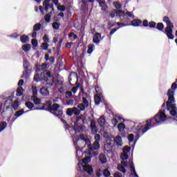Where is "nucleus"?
I'll list each match as a JSON object with an SVG mask.
<instances>
[{"mask_svg":"<svg viewBox=\"0 0 177 177\" xmlns=\"http://www.w3.org/2000/svg\"><path fill=\"white\" fill-rule=\"evenodd\" d=\"M167 120V115H165V110L161 109L158 113L151 120L155 121L156 124H162Z\"/></svg>","mask_w":177,"mask_h":177,"instance_id":"obj_9","label":"nucleus"},{"mask_svg":"<svg viewBox=\"0 0 177 177\" xmlns=\"http://www.w3.org/2000/svg\"><path fill=\"white\" fill-rule=\"evenodd\" d=\"M91 162V158L89 157H86L84 158L82 162H78V167L80 169L83 168V170L85 172H87V174H89V175H91V174H93V169H92L91 166L88 165Z\"/></svg>","mask_w":177,"mask_h":177,"instance_id":"obj_6","label":"nucleus"},{"mask_svg":"<svg viewBox=\"0 0 177 177\" xmlns=\"http://www.w3.org/2000/svg\"><path fill=\"white\" fill-rule=\"evenodd\" d=\"M113 176L114 177H122V174H121V173H115Z\"/></svg>","mask_w":177,"mask_h":177,"instance_id":"obj_57","label":"nucleus"},{"mask_svg":"<svg viewBox=\"0 0 177 177\" xmlns=\"http://www.w3.org/2000/svg\"><path fill=\"white\" fill-rule=\"evenodd\" d=\"M151 127V120H147L146 122L140 123L136 126V133H138V136L143 135L145 132H147Z\"/></svg>","mask_w":177,"mask_h":177,"instance_id":"obj_5","label":"nucleus"},{"mask_svg":"<svg viewBox=\"0 0 177 177\" xmlns=\"http://www.w3.org/2000/svg\"><path fill=\"white\" fill-rule=\"evenodd\" d=\"M66 97H71V96H73V92L72 91H66Z\"/></svg>","mask_w":177,"mask_h":177,"instance_id":"obj_52","label":"nucleus"},{"mask_svg":"<svg viewBox=\"0 0 177 177\" xmlns=\"http://www.w3.org/2000/svg\"><path fill=\"white\" fill-rule=\"evenodd\" d=\"M24 113V109L18 111L15 113V117H20V115H23Z\"/></svg>","mask_w":177,"mask_h":177,"instance_id":"obj_41","label":"nucleus"},{"mask_svg":"<svg viewBox=\"0 0 177 177\" xmlns=\"http://www.w3.org/2000/svg\"><path fill=\"white\" fill-rule=\"evenodd\" d=\"M129 151H131V147H125L123 149V153L120 155V158L122 160L121 164L118 166V169L120 172H123V174H125L127 172V170H125V168H128V167H130L131 168V175H134L135 177H139L138 174H136V171L135 170V167H133V163L131 162L129 164L127 162V159L129 158Z\"/></svg>","mask_w":177,"mask_h":177,"instance_id":"obj_2","label":"nucleus"},{"mask_svg":"<svg viewBox=\"0 0 177 177\" xmlns=\"http://www.w3.org/2000/svg\"><path fill=\"white\" fill-rule=\"evenodd\" d=\"M24 67L25 68V71H24V75L21 76V78H24V77H28V62H24Z\"/></svg>","mask_w":177,"mask_h":177,"instance_id":"obj_16","label":"nucleus"},{"mask_svg":"<svg viewBox=\"0 0 177 177\" xmlns=\"http://www.w3.org/2000/svg\"><path fill=\"white\" fill-rule=\"evenodd\" d=\"M95 142H94L93 147L92 145H91V141L89 140V138H88V136L85 134H81L77 141L75 142V140L73 139L74 145H78V143H84L87 145V147L88 149V151L87 152V154L88 156H91V157H95V156H97L98 153L95 152L93 153V150H97L99 147H100V145L99 144V142L100 140V135L95 134Z\"/></svg>","mask_w":177,"mask_h":177,"instance_id":"obj_1","label":"nucleus"},{"mask_svg":"<svg viewBox=\"0 0 177 177\" xmlns=\"http://www.w3.org/2000/svg\"><path fill=\"white\" fill-rule=\"evenodd\" d=\"M142 24H143L144 27H147V26H149V22L147 21V20H145V21L142 22Z\"/></svg>","mask_w":177,"mask_h":177,"instance_id":"obj_56","label":"nucleus"},{"mask_svg":"<svg viewBox=\"0 0 177 177\" xmlns=\"http://www.w3.org/2000/svg\"><path fill=\"white\" fill-rule=\"evenodd\" d=\"M76 154L79 158L82 157V151H81L80 150H78V149H76Z\"/></svg>","mask_w":177,"mask_h":177,"instance_id":"obj_45","label":"nucleus"},{"mask_svg":"<svg viewBox=\"0 0 177 177\" xmlns=\"http://www.w3.org/2000/svg\"><path fill=\"white\" fill-rule=\"evenodd\" d=\"M23 84H24V81L23 80H19V82H18V86H21Z\"/></svg>","mask_w":177,"mask_h":177,"instance_id":"obj_58","label":"nucleus"},{"mask_svg":"<svg viewBox=\"0 0 177 177\" xmlns=\"http://www.w3.org/2000/svg\"><path fill=\"white\" fill-rule=\"evenodd\" d=\"M115 31H117V29H113V30H112L111 31V32H110V35H113V34H114V32H115Z\"/></svg>","mask_w":177,"mask_h":177,"instance_id":"obj_63","label":"nucleus"},{"mask_svg":"<svg viewBox=\"0 0 177 177\" xmlns=\"http://www.w3.org/2000/svg\"><path fill=\"white\" fill-rule=\"evenodd\" d=\"M43 41L46 44H48V42H49V37L47 35H44V36L43 37Z\"/></svg>","mask_w":177,"mask_h":177,"instance_id":"obj_43","label":"nucleus"},{"mask_svg":"<svg viewBox=\"0 0 177 177\" xmlns=\"http://www.w3.org/2000/svg\"><path fill=\"white\" fill-rule=\"evenodd\" d=\"M120 121H124V118H121L119 115H115V118L112 119L111 122L113 127H117V124H118Z\"/></svg>","mask_w":177,"mask_h":177,"instance_id":"obj_15","label":"nucleus"},{"mask_svg":"<svg viewBox=\"0 0 177 177\" xmlns=\"http://www.w3.org/2000/svg\"><path fill=\"white\" fill-rule=\"evenodd\" d=\"M113 5H114L115 8H116V9H121V8H122L121 4L118 1L114 2Z\"/></svg>","mask_w":177,"mask_h":177,"instance_id":"obj_42","label":"nucleus"},{"mask_svg":"<svg viewBox=\"0 0 177 177\" xmlns=\"http://www.w3.org/2000/svg\"><path fill=\"white\" fill-rule=\"evenodd\" d=\"M78 88H80V86H75L71 89V92H73V95H75V93H77V91H78Z\"/></svg>","mask_w":177,"mask_h":177,"instance_id":"obj_49","label":"nucleus"},{"mask_svg":"<svg viewBox=\"0 0 177 177\" xmlns=\"http://www.w3.org/2000/svg\"><path fill=\"white\" fill-rule=\"evenodd\" d=\"M176 88H177V84H176V83H173L172 85H171V89H172L173 91H175V89H176Z\"/></svg>","mask_w":177,"mask_h":177,"instance_id":"obj_55","label":"nucleus"},{"mask_svg":"<svg viewBox=\"0 0 177 177\" xmlns=\"http://www.w3.org/2000/svg\"><path fill=\"white\" fill-rule=\"evenodd\" d=\"M39 30H41V24H36L33 26V30L34 31H39Z\"/></svg>","mask_w":177,"mask_h":177,"instance_id":"obj_34","label":"nucleus"},{"mask_svg":"<svg viewBox=\"0 0 177 177\" xmlns=\"http://www.w3.org/2000/svg\"><path fill=\"white\" fill-rule=\"evenodd\" d=\"M113 138V142L116 146L121 147L122 146V138L120 136H116Z\"/></svg>","mask_w":177,"mask_h":177,"instance_id":"obj_17","label":"nucleus"},{"mask_svg":"<svg viewBox=\"0 0 177 177\" xmlns=\"http://www.w3.org/2000/svg\"><path fill=\"white\" fill-rule=\"evenodd\" d=\"M118 128L120 132H122L125 129V124L124 123H120L118 125Z\"/></svg>","mask_w":177,"mask_h":177,"instance_id":"obj_28","label":"nucleus"},{"mask_svg":"<svg viewBox=\"0 0 177 177\" xmlns=\"http://www.w3.org/2000/svg\"><path fill=\"white\" fill-rule=\"evenodd\" d=\"M104 149H111V139L109 138L104 145Z\"/></svg>","mask_w":177,"mask_h":177,"instance_id":"obj_23","label":"nucleus"},{"mask_svg":"<svg viewBox=\"0 0 177 177\" xmlns=\"http://www.w3.org/2000/svg\"><path fill=\"white\" fill-rule=\"evenodd\" d=\"M97 2H98L100 6H101L102 10L106 12V10H107V6L106 5V3L104 1V0H97Z\"/></svg>","mask_w":177,"mask_h":177,"instance_id":"obj_18","label":"nucleus"},{"mask_svg":"<svg viewBox=\"0 0 177 177\" xmlns=\"http://www.w3.org/2000/svg\"><path fill=\"white\" fill-rule=\"evenodd\" d=\"M156 28L160 31H162V30H164V24L162 23H158L157 24Z\"/></svg>","mask_w":177,"mask_h":177,"instance_id":"obj_35","label":"nucleus"},{"mask_svg":"<svg viewBox=\"0 0 177 177\" xmlns=\"http://www.w3.org/2000/svg\"><path fill=\"white\" fill-rule=\"evenodd\" d=\"M21 41L24 44H26V42H28V37L26 35H22L21 37Z\"/></svg>","mask_w":177,"mask_h":177,"instance_id":"obj_32","label":"nucleus"},{"mask_svg":"<svg viewBox=\"0 0 177 177\" xmlns=\"http://www.w3.org/2000/svg\"><path fill=\"white\" fill-rule=\"evenodd\" d=\"M50 110L57 117H62L63 115V111L60 110V105L59 104H53Z\"/></svg>","mask_w":177,"mask_h":177,"instance_id":"obj_10","label":"nucleus"},{"mask_svg":"<svg viewBox=\"0 0 177 177\" xmlns=\"http://www.w3.org/2000/svg\"><path fill=\"white\" fill-rule=\"evenodd\" d=\"M33 80L36 82H39L41 80H43L47 85H53V76L50 75V72H44L41 75L36 74L35 75Z\"/></svg>","mask_w":177,"mask_h":177,"instance_id":"obj_4","label":"nucleus"},{"mask_svg":"<svg viewBox=\"0 0 177 177\" xmlns=\"http://www.w3.org/2000/svg\"><path fill=\"white\" fill-rule=\"evenodd\" d=\"M66 104L68 105V106H73V104H74V100H69L66 102Z\"/></svg>","mask_w":177,"mask_h":177,"instance_id":"obj_53","label":"nucleus"},{"mask_svg":"<svg viewBox=\"0 0 177 177\" xmlns=\"http://www.w3.org/2000/svg\"><path fill=\"white\" fill-rule=\"evenodd\" d=\"M100 161L102 162V164H106V162H107V158H106V155L101 154L100 156Z\"/></svg>","mask_w":177,"mask_h":177,"instance_id":"obj_24","label":"nucleus"},{"mask_svg":"<svg viewBox=\"0 0 177 177\" xmlns=\"http://www.w3.org/2000/svg\"><path fill=\"white\" fill-rule=\"evenodd\" d=\"M25 105L26 107H28V109H32L34 107V104H32L31 102H26Z\"/></svg>","mask_w":177,"mask_h":177,"instance_id":"obj_39","label":"nucleus"},{"mask_svg":"<svg viewBox=\"0 0 177 177\" xmlns=\"http://www.w3.org/2000/svg\"><path fill=\"white\" fill-rule=\"evenodd\" d=\"M149 26L151 28H154V27H156V22L151 21L149 22Z\"/></svg>","mask_w":177,"mask_h":177,"instance_id":"obj_51","label":"nucleus"},{"mask_svg":"<svg viewBox=\"0 0 177 177\" xmlns=\"http://www.w3.org/2000/svg\"><path fill=\"white\" fill-rule=\"evenodd\" d=\"M97 124L102 129H104V127H106V118H104V115L101 116L98 120H97Z\"/></svg>","mask_w":177,"mask_h":177,"instance_id":"obj_13","label":"nucleus"},{"mask_svg":"<svg viewBox=\"0 0 177 177\" xmlns=\"http://www.w3.org/2000/svg\"><path fill=\"white\" fill-rule=\"evenodd\" d=\"M127 16H129V17H133V13L130 12H127Z\"/></svg>","mask_w":177,"mask_h":177,"instance_id":"obj_60","label":"nucleus"},{"mask_svg":"<svg viewBox=\"0 0 177 177\" xmlns=\"http://www.w3.org/2000/svg\"><path fill=\"white\" fill-rule=\"evenodd\" d=\"M48 48H49V44H48V43L41 44V49L44 50H48Z\"/></svg>","mask_w":177,"mask_h":177,"instance_id":"obj_40","label":"nucleus"},{"mask_svg":"<svg viewBox=\"0 0 177 177\" xmlns=\"http://www.w3.org/2000/svg\"><path fill=\"white\" fill-rule=\"evenodd\" d=\"M53 3H54V5L57 6L58 3H59V0H53Z\"/></svg>","mask_w":177,"mask_h":177,"instance_id":"obj_62","label":"nucleus"},{"mask_svg":"<svg viewBox=\"0 0 177 177\" xmlns=\"http://www.w3.org/2000/svg\"><path fill=\"white\" fill-rule=\"evenodd\" d=\"M66 114L67 115H69V117H71V115H73V114H74V111H73V108H68L67 110H66Z\"/></svg>","mask_w":177,"mask_h":177,"instance_id":"obj_33","label":"nucleus"},{"mask_svg":"<svg viewBox=\"0 0 177 177\" xmlns=\"http://www.w3.org/2000/svg\"><path fill=\"white\" fill-rule=\"evenodd\" d=\"M32 97L33 99V102H34L35 104H39L41 103V100H39L35 95H33Z\"/></svg>","mask_w":177,"mask_h":177,"instance_id":"obj_30","label":"nucleus"},{"mask_svg":"<svg viewBox=\"0 0 177 177\" xmlns=\"http://www.w3.org/2000/svg\"><path fill=\"white\" fill-rule=\"evenodd\" d=\"M115 16H119V17H124L125 16V13L121 10H113L110 12V17L113 18L115 17Z\"/></svg>","mask_w":177,"mask_h":177,"instance_id":"obj_12","label":"nucleus"},{"mask_svg":"<svg viewBox=\"0 0 177 177\" xmlns=\"http://www.w3.org/2000/svg\"><path fill=\"white\" fill-rule=\"evenodd\" d=\"M44 19L47 23H49L50 21V15L49 14L46 15Z\"/></svg>","mask_w":177,"mask_h":177,"instance_id":"obj_50","label":"nucleus"},{"mask_svg":"<svg viewBox=\"0 0 177 177\" xmlns=\"http://www.w3.org/2000/svg\"><path fill=\"white\" fill-rule=\"evenodd\" d=\"M96 127V123H95L94 121H92V122H91V128H93V127Z\"/></svg>","mask_w":177,"mask_h":177,"instance_id":"obj_59","label":"nucleus"},{"mask_svg":"<svg viewBox=\"0 0 177 177\" xmlns=\"http://www.w3.org/2000/svg\"><path fill=\"white\" fill-rule=\"evenodd\" d=\"M40 93L43 96H48V95H49V90H48V88H46L45 87H43L40 89Z\"/></svg>","mask_w":177,"mask_h":177,"instance_id":"obj_20","label":"nucleus"},{"mask_svg":"<svg viewBox=\"0 0 177 177\" xmlns=\"http://www.w3.org/2000/svg\"><path fill=\"white\" fill-rule=\"evenodd\" d=\"M88 106H89V102H88V100L83 97V103L79 104L77 106L78 108H73V114H75V115H80L81 111H84V110H85V109H86ZM78 109H80V110Z\"/></svg>","mask_w":177,"mask_h":177,"instance_id":"obj_8","label":"nucleus"},{"mask_svg":"<svg viewBox=\"0 0 177 177\" xmlns=\"http://www.w3.org/2000/svg\"><path fill=\"white\" fill-rule=\"evenodd\" d=\"M23 92H24L23 87H18L17 89V96H21V95H23Z\"/></svg>","mask_w":177,"mask_h":177,"instance_id":"obj_25","label":"nucleus"},{"mask_svg":"<svg viewBox=\"0 0 177 177\" xmlns=\"http://www.w3.org/2000/svg\"><path fill=\"white\" fill-rule=\"evenodd\" d=\"M57 9H58V10H61V12H64V10H66V6H58Z\"/></svg>","mask_w":177,"mask_h":177,"instance_id":"obj_46","label":"nucleus"},{"mask_svg":"<svg viewBox=\"0 0 177 177\" xmlns=\"http://www.w3.org/2000/svg\"><path fill=\"white\" fill-rule=\"evenodd\" d=\"M59 27H60V24H59V22L53 23V28L54 30H59Z\"/></svg>","mask_w":177,"mask_h":177,"instance_id":"obj_37","label":"nucleus"},{"mask_svg":"<svg viewBox=\"0 0 177 177\" xmlns=\"http://www.w3.org/2000/svg\"><path fill=\"white\" fill-rule=\"evenodd\" d=\"M31 89H32V94L34 95V96H36V95L38 94V89H39V88L37 87L36 85L32 84Z\"/></svg>","mask_w":177,"mask_h":177,"instance_id":"obj_22","label":"nucleus"},{"mask_svg":"<svg viewBox=\"0 0 177 177\" xmlns=\"http://www.w3.org/2000/svg\"><path fill=\"white\" fill-rule=\"evenodd\" d=\"M175 95V91L169 89L167 92L168 100L167 102V110L170 111V114L173 117H176L177 120V109L176 104H175V97H174Z\"/></svg>","mask_w":177,"mask_h":177,"instance_id":"obj_3","label":"nucleus"},{"mask_svg":"<svg viewBox=\"0 0 177 177\" xmlns=\"http://www.w3.org/2000/svg\"><path fill=\"white\" fill-rule=\"evenodd\" d=\"M72 80H77V75L75 73H72L69 76V82L72 81Z\"/></svg>","mask_w":177,"mask_h":177,"instance_id":"obj_38","label":"nucleus"},{"mask_svg":"<svg viewBox=\"0 0 177 177\" xmlns=\"http://www.w3.org/2000/svg\"><path fill=\"white\" fill-rule=\"evenodd\" d=\"M18 107H19V101L18 100L14 101L12 104V108L14 109V110H17Z\"/></svg>","mask_w":177,"mask_h":177,"instance_id":"obj_36","label":"nucleus"},{"mask_svg":"<svg viewBox=\"0 0 177 177\" xmlns=\"http://www.w3.org/2000/svg\"><path fill=\"white\" fill-rule=\"evenodd\" d=\"M142 24V21L140 19H135L131 21V25L134 27H138Z\"/></svg>","mask_w":177,"mask_h":177,"instance_id":"obj_21","label":"nucleus"},{"mask_svg":"<svg viewBox=\"0 0 177 177\" xmlns=\"http://www.w3.org/2000/svg\"><path fill=\"white\" fill-rule=\"evenodd\" d=\"M102 41V35L100 33L96 32L93 37V42L94 44H99Z\"/></svg>","mask_w":177,"mask_h":177,"instance_id":"obj_14","label":"nucleus"},{"mask_svg":"<svg viewBox=\"0 0 177 177\" xmlns=\"http://www.w3.org/2000/svg\"><path fill=\"white\" fill-rule=\"evenodd\" d=\"M93 49H95V45L93 44H90L88 46V48L87 50V53H88L89 55H91V53H92V52H93Z\"/></svg>","mask_w":177,"mask_h":177,"instance_id":"obj_27","label":"nucleus"},{"mask_svg":"<svg viewBox=\"0 0 177 177\" xmlns=\"http://www.w3.org/2000/svg\"><path fill=\"white\" fill-rule=\"evenodd\" d=\"M32 45L35 46V48H37V46H38V41H37V39H32Z\"/></svg>","mask_w":177,"mask_h":177,"instance_id":"obj_47","label":"nucleus"},{"mask_svg":"<svg viewBox=\"0 0 177 177\" xmlns=\"http://www.w3.org/2000/svg\"><path fill=\"white\" fill-rule=\"evenodd\" d=\"M134 138H135V136H133V134H129V135L128 140H129L130 143H131V142H133Z\"/></svg>","mask_w":177,"mask_h":177,"instance_id":"obj_44","label":"nucleus"},{"mask_svg":"<svg viewBox=\"0 0 177 177\" xmlns=\"http://www.w3.org/2000/svg\"><path fill=\"white\" fill-rule=\"evenodd\" d=\"M22 49L24 52H28L30 49H31V45L30 44H25L22 46Z\"/></svg>","mask_w":177,"mask_h":177,"instance_id":"obj_26","label":"nucleus"},{"mask_svg":"<svg viewBox=\"0 0 177 177\" xmlns=\"http://www.w3.org/2000/svg\"><path fill=\"white\" fill-rule=\"evenodd\" d=\"M163 21L166 23L167 27L165 28V34L169 39H174V37L172 35V29L174 28V24L169 20L168 17H163Z\"/></svg>","mask_w":177,"mask_h":177,"instance_id":"obj_7","label":"nucleus"},{"mask_svg":"<svg viewBox=\"0 0 177 177\" xmlns=\"http://www.w3.org/2000/svg\"><path fill=\"white\" fill-rule=\"evenodd\" d=\"M104 175L106 177L110 176L111 174H110V171H109V169H106L105 170H104Z\"/></svg>","mask_w":177,"mask_h":177,"instance_id":"obj_48","label":"nucleus"},{"mask_svg":"<svg viewBox=\"0 0 177 177\" xmlns=\"http://www.w3.org/2000/svg\"><path fill=\"white\" fill-rule=\"evenodd\" d=\"M66 47L68 48H71V43H67V44H66Z\"/></svg>","mask_w":177,"mask_h":177,"instance_id":"obj_64","label":"nucleus"},{"mask_svg":"<svg viewBox=\"0 0 177 177\" xmlns=\"http://www.w3.org/2000/svg\"><path fill=\"white\" fill-rule=\"evenodd\" d=\"M11 37L12 38H17V37H19V35H17V33H14L11 35Z\"/></svg>","mask_w":177,"mask_h":177,"instance_id":"obj_61","label":"nucleus"},{"mask_svg":"<svg viewBox=\"0 0 177 177\" xmlns=\"http://www.w3.org/2000/svg\"><path fill=\"white\" fill-rule=\"evenodd\" d=\"M91 129L92 133H96V132H97V129L96 128V127H91Z\"/></svg>","mask_w":177,"mask_h":177,"instance_id":"obj_54","label":"nucleus"},{"mask_svg":"<svg viewBox=\"0 0 177 177\" xmlns=\"http://www.w3.org/2000/svg\"><path fill=\"white\" fill-rule=\"evenodd\" d=\"M81 119H77L76 120V122L74 123V125L73 126V129L75 131L76 133H78V132H82L84 131V127H82L81 124H80V120Z\"/></svg>","mask_w":177,"mask_h":177,"instance_id":"obj_11","label":"nucleus"},{"mask_svg":"<svg viewBox=\"0 0 177 177\" xmlns=\"http://www.w3.org/2000/svg\"><path fill=\"white\" fill-rule=\"evenodd\" d=\"M97 94L95 95L94 100L95 104H99L102 102V97H100V93H97Z\"/></svg>","mask_w":177,"mask_h":177,"instance_id":"obj_19","label":"nucleus"},{"mask_svg":"<svg viewBox=\"0 0 177 177\" xmlns=\"http://www.w3.org/2000/svg\"><path fill=\"white\" fill-rule=\"evenodd\" d=\"M7 123L6 122H3L0 124V132H2V131H3V129H5V128H6L7 127Z\"/></svg>","mask_w":177,"mask_h":177,"instance_id":"obj_29","label":"nucleus"},{"mask_svg":"<svg viewBox=\"0 0 177 177\" xmlns=\"http://www.w3.org/2000/svg\"><path fill=\"white\" fill-rule=\"evenodd\" d=\"M50 2V0H44L43 6L45 8V10H46V12H48V6H49Z\"/></svg>","mask_w":177,"mask_h":177,"instance_id":"obj_31","label":"nucleus"}]
</instances>
